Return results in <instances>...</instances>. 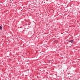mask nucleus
<instances>
[{
  "label": "nucleus",
  "mask_w": 80,
  "mask_h": 80,
  "mask_svg": "<svg viewBox=\"0 0 80 80\" xmlns=\"http://www.w3.org/2000/svg\"><path fill=\"white\" fill-rule=\"evenodd\" d=\"M71 43H73V40H71Z\"/></svg>",
  "instance_id": "obj_1"
},
{
  "label": "nucleus",
  "mask_w": 80,
  "mask_h": 80,
  "mask_svg": "<svg viewBox=\"0 0 80 80\" xmlns=\"http://www.w3.org/2000/svg\"><path fill=\"white\" fill-rule=\"evenodd\" d=\"M2 27H2V25L0 26V30H2Z\"/></svg>",
  "instance_id": "obj_2"
},
{
  "label": "nucleus",
  "mask_w": 80,
  "mask_h": 80,
  "mask_svg": "<svg viewBox=\"0 0 80 80\" xmlns=\"http://www.w3.org/2000/svg\"><path fill=\"white\" fill-rule=\"evenodd\" d=\"M48 63H50V62H51V60H48Z\"/></svg>",
  "instance_id": "obj_3"
},
{
  "label": "nucleus",
  "mask_w": 80,
  "mask_h": 80,
  "mask_svg": "<svg viewBox=\"0 0 80 80\" xmlns=\"http://www.w3.org/2000/svg\"><path fill=\"white\" fill-rule=\"evenodd\" d=\"M68 41L69 42H71V40H68Z\"/></svg>",
  "instance_id": "obj_4"
},
{
  "label": "nucleus",
  "mask_w": 80,
  "mask_h": 80,
  "mask_svg": "<svg viewBox=\"0 0 80 80\" xmlns=\"http://www.w3.org/2000/svg\"><path fill=\"white\" fill-rule=\"evenodd\" d=\"M56 75H57V74H55Z\"/></svg>",
  "instance_id": "obj_5"
}]
</instances>
